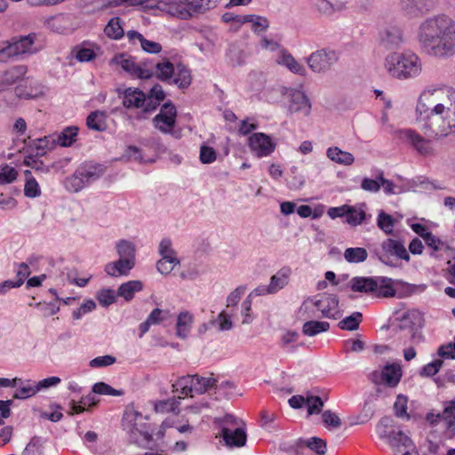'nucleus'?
<instances>
[{
    "label": "nucleus",
    "instance_id": "f257e3e1",
    "mask_svg": "<svg viewBox=\"0 0 455 455\" xmlns=\"http://www.w3.org/2000/svg\"><path fill=\"white\" fill-rule=\"evenodd\" d=\"M416 113V121L426 137L438 140L455 134V90L448 88L443 101L432 108L419 101Z\"/></svg>",
    "mask_w": 455,
    "mask_h": 455
},
{
    "label": "nucleus",
    "instance_id": "f03ea898",
    "mask_svg": "<svg viewBox=\"0 0 455 455\" xmlns=\"http://www.w3.org/2000/svg\"><path fill=\"white\" fill-rule=\"evenodd\" d=\"M418 40L421 48L430 55H452L455 52V22L444 14L427 18L419 27Z\"/></svg>",
    "mask_w": 455,
    "mask_h": 455
},
{
    "label": "nucleus",
    "instance_id": "7ed1b4c3",
    "mask_svg": "<svg viewBox=\"0 0 455 455\" xmlns=\"http://www.w3.org/2000/svg\"><path fill=\"white\" fill-rule=\"evenodd\" d=\"M385 68L391 76L408 80L420 75L422 63L419 57L411 51L394 52L386 57Z\"/></svg>",
    "mask_w": 455,
    "mask_h": 455
},
{
    "label": "nucleus",
    "instance_id": "20e7f679",
    "mask_svg": "<svg viewBox=\"0 0 455 455\" xmlns=\"http://www.w3.org/2000/svg\"><path fill=\"white\" fill-rule=\"evenodd\" d=\"M154 76L160 81L168 84H175L180 89H187L192 83L190 69L182 63L176 68L168 60L155 65Z\"/></svg>",
    "mask_w": 455,
    "mask_h": 455
},
{
    "label": "nucleus",
    "instance_id": "39448f33",
    "mask_svg": "<svg viewBox=\"0 0 455 455\" xmlns=\"http://www.w3.org/2000/svg\"><path fill=\"white\" fill-rule=\"evenodd\" d=\"M219 0H180L166 4V12L180 20H190L217 6Z\"/></svg>",
    "mask_w": 455,
    "mask_h": 455
},
{
    "label": "nucleus",
    "instance_id": "423d86ee",
    "mask_svg": "<svg viewBox=\"0 0 455 455\" xmlns=\"http://www.w3.org/2000/svg\"><path fill=\"white\" fill-rule=\"evenodd\" d=\"M374 253L379 261L392 267H395L397 265L391 257H395L406 262L411 260V256L403 242L395 238L385 239L381 243L380 249L375 250Z\"/></svg>",
    "mask_w": 455,
    "mask_h": 455
},
{
    "label": "nucleus",
    "instance_id": "0eeeda50",
    "mask_svg": "<svg viewBox=\"0 0 455 455\" xmlns=\"http://www.w3.org/2000/svg\"><path fill=\"white\" fill-rule=\"evenodd\" d=\"M36 39V33L27 36H13L0 49V62H8L20 55L31 53V47Z\"/></svg>",
    "mask_w": 455,
    "mask_h": 455
},
{
    "label": "nucleus",
    "instance_id": "6e6552de",
    "mask_svg": "<svg viewBox=\"0 0 455 455\" xmlns=\"http://www.w3.org/2000/svg\"><path fill=\"white\" fill-rule=\"evenodd\" d=\"M339 59V53L331 48H322L312 52L307 59L309 68L315 73H325Z\"/></svg>",
    "mask_w": 455,
    "mask_h": 455
},
{
    "label": "nucleus",
    "instance_id": "1a4fd4ad",
    "mask_svg": "<svg viewBox=\"0 0 455 455\" xmlns=\"http://www.w3.org/2000/svg\"><path fill=\"white\" fill-rule=\"evenodd\" d=\"M423 316L418 310L406 312L401 319L399 324L400 331H407L410 334V339L413 344L420 343L424 337L420 331L423 326Z\"/></svg>",
    "mask_w": 455,
    "mask_h": 455
},
{
    "label": "nucleus",
    "instance_id": "9d476101",
    "mask_svg": "<svg viewBox=\"0 0 455 455\" xmlns=\"http://www.w3.org/2000/svg\"><path fill=\"white\" fill-rule=\"evenodd\" d=\"M403 376L402 367L397 363L386 364L381 371H373L370 379L374 384H384L388 387H395Z\"/></svg>",
    "mask_w": 455,
    "mask_h": 455
},
{
    "label": "nucleus",
    "instance_id": "9b49d317",
    "mask_svg": "<svg viewBox=\"0 0 455 455\" xmlns=\"http://www.w3.org/2000/svg\"><path fill=\"white\" fill-rule=\"evenodd\" d=\"M177 109L175 105L168 100L164 103L160 108V112L155 116L152 122L154 126L161 132L165 134L172 133L176 124Z\"/></svg>",
    "mask_w": 455,
    "mask_h": 455
},
{
    "label": "nucleus",
    "instance_id": "f8f14e48",
    "mask_svg": "<svg viewBox=\"0 0 455 455\" xmlns=\"http://www.w3.org/2000/svg\"><path fill=\"white\" fill-rule=\"evenodd\" d=\"M438 0H399V8L409 19L422 17L435 8Z\"/></svg>",
    "mask_w": 455,
    "mask_h": 455
},
{
    "label": "nucleus",
    "instance_id": "ddd939ff",
    "mask_svg": "<svg viewBox=\"0 0 455 455\" xmlns=\"http://www.w3.org/2000/svg\"><path fill=\"white\" fill-rule=\"evenodd\" d=\"M401 137L405 139L411 147L422 156H434L436 155L431 138L420 135L414 130L404 129L400 131Z\"/></svg>",
    "mask_w": 455,
    "mask_h": 455
},
{
    "label": "nucleus",
    "instance_id": "4468645a",
    "mask_svg": "<svg viewBox=\"0 0 455 455\" xmlns=\"http://www.w3.org/2000/svg\"><path fill=\"white\" fill-rule=\"evenodd\" d=\"M113 61L121 66L124 71L138 78L149 79L154 76V70L152 68H142L135 62L133 57L125 53L115 56Z\"/></svg>",
    "mask_w": 455,
    "mask_h": 455
},
{
    "label": "nucleus",
    "instance_id": "2eb2a0df",
    "mask_svg": "<svg viewBox=\"0 0 455 455\" xmlns=\"http://www.w3.org/2000/svg\"><path fill=\"white\" fill-rule=\"evenodd\" d=\"M248 145L258 157L270 156L275 151L276 146L272 139L263 132H256L251 135L248 140Z\"/></svg>",
    "mask_w": 455,
    "mask_h": 455
},
{
    "label": "nucleus",
    "instance_id": "dca6fc26",
    "mask_svg": "<svg viewBox=\"0 0 455 455\" xmlns=\"http://www.w3.org/2000/svg\"><path fill=\"white\" fill-rule=\"evenodd\" d=\"M403 43V32L397 26L387 27L379 32V45L387 51L397 50Z\"/></svg>",
    "mask_w": 455,
    "mask_h": 455
},
{
    "label": "nucleus",
    "instance_id": "f3484780",
    "mask_svg": "<svg viewBox=\"0 0 455 455\" xmlns=\"http://www.w3.org/2000/svg\"><path fill=\"white\" fill-rule=\"evenodd\" d=\"M141 417V413L137 411L126 412L124 414L125 420L134 421L131 428V440L139 445L146 446L152 441V435L147 426H142L140 428L138 427L137 420Z\"/></svg>",
    "mask_w": 455,
    "mask_h": 455
},
{
    "label": "nucleus",
    "instance_id": "a211bd4d",
    "mask_svg": "<svg viewBox=\"0 0 455 455\" xmlns=\"http://www.w3.org/2000/svg\"><path fill=\"white\" fill-rule=\"evenodd\" d=\"M119 97L123 98V106L127 108H141L145 113L147 107L146 93L139 88L128 87L124 91L117 90Z\"/></svg>",
    "mask_w": 455,
    "mask_h": 455
},
{
    "label": "nucleus",
    "instance_id": "6ab92c4d",
    "mask_svg": "<svg viewBox=\"0 0 455 455\" xmlns=\"http://www.w3.org/2000/svg\"><path fill=\"white\" fill-rule=\"evenodd\" d=\"M313 304L324 317L338 319L341 315L339 310V298L335 294L323 293L319 299H315Z\"/></svg>",
    "mask_w": 455,
    "mask_h": 455
},
{
    "label": "nucleus",
    "instance_id": "aec40b11",
    "mask_svg": "<svg viewBox=\"0 0 455 455\" xmlns=\"http://www.w3.org/2000/svg\"><path fill=\"white\" fill-rule=\"evenodd\" d=\"M387 438L395 455H411V451L414 450L413 443L410 437L402 431H392Z\"/></svg>",
    "mask_w": 455,
    "mask_h": 455
},
{
    "label": "nucleus",
    "instance_id": "412c9836",
    "mask_svg": "<svg viewBox=\"0 0 455 455\" xmlns=\"http://www.w3.org/2000/svg\"><path fill=\"white\" fill-rule=\"evenodd\" d=\"M289 107L290 113L301 112L305 116H309L311 111V102L305 92L299 90H291L289 92Z\"/></svg>",
    "mask_w": 455,
    "mask_h": 455
},
{
    "label": "nucleus",
    "instance_id": "4be33fe9",
    "mask_svg": "<svg viewBox=\"0 0 455 455\" xmlns=\"http://www.w3.org/2000/svg\"><path fill=\"white\" fill-rule=\"evenodd\" d=\"M214 423L220 427V435L222 437L225 443H229L230 437L228 432L234 428H241L243 425V421L232 414H226L222 418H215Z\"/></svg>",
    "mask_w": 455,
    "mask_h": 455
},
{
    "label": "nucleus",
    "instance_id": "5701e85b",
    "mask_svg": "<svg viewBox=\"0 0 455 455\" xmlns=\"http://www.w3.org/2000/svg\"><path fill=\"white\" fill-rule=\"evenodd\" d=\"M378 280V276H355L349 281V286L353 291L375 294Z\"/></svg>",
    "mask_w": 455,
    "mask_h": 455
},
{
    "label": "nucleus",
    "instance_id": "b1692460",
    "mask_svg": "<svg viewBox=\"0 0 455 455\" xmlns=\"http://www.w3.org/2000/svg\"><path fill=\"white\" fill-rule=\"evenodd\" d=\"M12 380H17L15 385H10L9 387H17L13 398L19 400H25L34 396L37 392L38 388L36 387V382L30 379L23 380L20 378H14Z\"/></svg>",
    "mask_w": 455,
    "mask_h": 455
},
{
    "label": "nucleus",
    "instance_id": "393cba45",
    "mask_svg": "<svg viewBox=\"0 0 455 455\" xmlns=\"http://www.w3.org/2000/svg\"><path fill=\"white\" fill-rule=\"evenodd\" d=\"M134 265L132 260L119 257V259L105 266V272L111 276L127 275Z\"/></svg>",
    "mask_w": 455,
    "mask_h": 455
},
{
    "label": "nucleus",
    "instance_id": "a878e982",
    "mask_svg": "<svg viewBox=\"0 0 455 455\" xmlns=\"http://www.w3.org/2000/svg\"><path fill=\"white\" fill-rule=\"evenodd\" d=\"M165 92L163 90L162 85L156 84L149 92L146 94L147 97V107L145 113L154 112L165 99Z\"/></svg>",
    "mask_w": 455,
    "mask_h": 455
},
{
    "label": "nucleus",
    "instance_id": "bb28decb",
    "mask_svg": "<svg viewBox=\"0 0 455 455\" xmlns=\"http://www.w3.org/2000/svg\"><path fill=\"white\" fill-rule=\"evenodd\" d=\"M76 172H83V177L79 176L84 182V188L93 181L99 180L103 174V169L100 164H85L76 169Z\"/></svg>",
    "mask_w": 455,
    "mask_h": 455
},
{
    "label": "nucleus",
    "instance_id": "cd10ccee",
    "mask_svg": "<svg viewBox=\"0 0 455 455\" xmlns=\"http://www.w3.org/2000/svg\"><path fill=\"white\" fill-rule=\"evenodd\" d=\"M365 204H363L359 207L347 205V212H346L345 221L346 223L351 226H358L363 223L368 224L367 218L371 219V215L367 216L365 211L363 207Z\"/></svg>",
    "mask_w": 455,
    "mask_h": 455
},
{
    "label": "nucleus",
    "instance_id": "c85d7f7f",
    "mask_svg": "<svg viewBox=\"0 0 455 455\" xmlns=\"http://www.w3.org/2000/svg\"><path fill=\"white\" fill-rule=\"evenodd\" d=\"M144 284L140 280H131L122 283L116 291L117 296L124 298L126 301H131L134 298L135 292L142 291Z\"/></svg>",
    "mask_w": 455,
    "mask_h": 455
},
{
    "label": "nucleus",
    "instance_id": "c756f323",
    "mask_svg": "<svg viewBox=\"0 0 455 455\" xmlns=\"http://www.w3.org/2000/svg\"><path fill=\"white\" fill-rule=\"evenodd\" d=\"M56 145V139L54 135L44 136V138L36 139L32 141L30 145L32 153L37 156H44L47 150H51Z\"/></svg>",
    "mask_w": 455,
    "mask_h": 455
},
{
    "label": "nucleus",
    "instance_id": "7c9ffc66",
    "mask_svg": "<svg viewBox=\"0 0 455 455\" xmlns=\"http://www.w3.org/2000/svg\"><path fill=\"white\" fill-rule=\"evenodd\" d=\"M425 242L427 247L434 251H440L447 248L446 243L434 235L428 229H413Z\"/></svg>",
    "mask_w": 455,
    "mask_h": 455
},
{
    "label": "nucleus",
    "instance_id": "2f4dec72",
    "mask_svg": "<svg viewBox=\"0 0 455 455\" xmlns=\"http://www.w3.org/2000/svg\"><path fill=\"white\" fill-rule=\"evenodd\" d=\"M327 157L339 164L351 165L355 162L354 156L338 147H331L326 151Z\"/></svg>",
    "mask_w": 455,
    "mask_h": 455
},
{
    "label": "nucleus",
    "instance_id": "473e14b6",
    "mask_svg": "<svg viewBox=\"0 0 455 455\" xmlns=\"http://www.w3.org/2000/svg\"><path fill=\"white\" fill-rule=\"evenodd\" d=\"M315 6L316 10L324 15H331L336 12H341L346 9L345 2L336 0L330 2L328 0H315Z\"/></svg>",
    "mask_w": 455,
    "mask_h": 455
},
{
    "label": "nucleus",
    "instance_id": "72a5a7b5",
    "mask_svg": "<svg viewBox=\"0 0 455 455\" xmlns=\"http://www.w3.org/2000/svg\"><path fill=\"white\" fill-rule=\"evenodd\" d=\"M27 67L24 65H19L11 68L3 73L0 77L1 84L3 85H12L20 79H21L27 73Z\"/></svg>",
    "mask_w": 455,
    "mask_h": 455
},
{
    "label": "nucleus",
    "instance_id": "f704fd0d",
    "mask_svg": "<svg viewBox=\"0 0 455 455\" xmlns=\"http://www.w3.org/2000/svg\"><path fill=\"white\" fill-rule=\"evenodd\" d=\"M124 21L120 17L111 18L104 28L106 36L113 40H119L124 36Z\"/></svg>",
    "mask_w": 455,
    "mask_h": 455
},
{
    "label": "nucleus",
    "instance_id": "c9c22d12",
    "mask_svg": "<svg viewBox=\"0 0 455 455\" xmlns=\"http://www.w3.org/2000/svg\"><path fill=\"white\" fill-rule=\"evenodd\" d=\"M378 290L375 295L379 298H392L396 295V291L394 287V281L392 278L385 276H378Z\"/></svg>",
    "mask_w": 455,
    "mask_h": 455
},
{
    "label": "nucleus",
    "instance_id": "e433bc0d",
    "mask_svg": "<svg viewBox=\"0 0 455 455\" xmlns=\"http://www.w3.org/2000/svg\"><path fill=\"white\" fill-rule=\"evenodd\" d=\"M193 323V315L188 312H181L178 315L176 334L181 339L187 338Z\"/></svg>",
    "mask_w": 455,
    "mask_h": 455
},
{
    "label": "nucleus",
    "instance_id": "4c0bfd02",
    "mask_svg": "<svg viewBox=\"0 0 455 455\" xmlns=\"http://www.w3.org/2000/svg\"><path fill=\"white\" fill-rule=\"evenodd\" d=\"M86 125L90 130L97 132L106 131L107 123L105 113L99 110L92 112L86 118Z\"/></svg>",
    "mask_w": 455,
    "mask_h": 455
},
{
    "label": "nucleus",
    "instance_id": "58836bf2",
    "mask_svg": "<svg viewBox=\"0 0 455 455\" xmlns=\"http://www.w3.org/2000/svg\"><path fill=\"white\" fill-rule=\"evenodd\" d=\"M278 63L285 66L289 70L294 74L305 76L307 71L305 67L298 62L291 54L288 52H282Z\"/></svg>",
    "mask_w": 455,
    "mask_h": 455
},
{
    "label": "nucleus",
    "instance_id": "ea45409f",
    "mask_svg": "<svg viewBox=\"0 0 455 455\" xmlns=\"http://www.w3.org/2000/svg\"><path fill=\"white\" fill-rule=\"evenodd\" d=\"M193 393L202 395L213 388L216 386L217 379L213 378H204L197 374L193 375Z\"/></svg>",
    "mask_w": 455,
    "mask_h": 455
},
{
    "label": "nucleus",
    "instance_id": "a19ab883",
    "mask_svg": "<svg viewBox=\"0 0 455 455\" xmlns=\"http://www.w3.org/2000/svg\"><path fill=\"white\" fill-rule=\"evenodd\" d=\"M330 329V323L324 321H307L303 324L302 332L307 336H315L319 333L327 331Z\"/></svg>",
    "mask_w": 455,
    "mask_h": 455
},
{
    "label": "nucleus",
    "instance_id": "79ce46f5",
    "mask_svg": "<svg viewBox=\"0 0 455 455\" xmlns=\"http://www.w3.org/2000/svg\"><path fill=\"white\" fill-rule=\"evenodd\" d=\"M290 272L291 270L289 268H282L270 278V283L268 285L273 294L276 293L288 283Z\"/></svg>",
    "mask_w": 455,
    "mask_h": 455
},
{
    "label": "nucleus",
    "instance_id": "37998d69",
    "mask_svg": "<svg viewBox=\"0 0 455 455\" xmlns=\"http://www.w3.org/2000/svg\"><path fill=\"white\" fill-rule=\"evenodd\" d=\"M26 182L24 186V195L29 198H36L41 195L39 184L33 177L31 171L26 170L24 172Z\"/></svg>",
    "mask_w": 455,
    "mask_h": 455
},
{
    "label": "nucleus",
    "instance_id": "c03bdc74",
    "mask_svg": "<svg viewBox=\"0 0 455 455\" xmlns=\"http://www.w3.org/2000/svg\"><path fill=\"white\" fill-rule=\"evenodd\" d=\"M193 375L180 377L173 385V391L184 396H193Z\"/></svg>",
    "mask_w": 455,
    "mask_h": 455
},
{
    "label": "nucleus",
    "instance_id": "a18cd8bd",
    "mask_svg": "<svg viewBox=\"0 0 455 455\" xmlns=\"http://www.w3.org/2000/svg\"><path fill=\"white\" fill-rule=\"evenodd\" d=\"M78 133V128L76 126L66 127L60 133L54 135L56 143L61 147L71 146L76 140V137Z\"/></svg>",
    "mask_w": 455,
    "mask_h": 455
},
{
    "label": "nucleus",
    "instance_id": "49530a36",
    "mask_svg": "<svg viewBox=\"0 0 455 455\" xmlns=\"http://www.w3.org/2000/svg\"><path fill=\"white\" fill-rule=\"evenodd\" d=\"M42 156H37L34 153H30L24 159V164L35 170L37 173H48L51 170V166L46 165L41 159Z\"/></svg>",
    "mask_w": 455,
    "mask_h": 455
},
{
    "label": "nucleus",
    "instance_id": "de8ad7c7",
    "mask_svg": "<svg viewBox=\"0 0 455 455\" xmlns=\"http://www.w3.org/2000/svg\"><path fill=\"white\" fill-rule=\"evenodd\" d=\"M367 251L363 247H351L345 250L344 258L349 263H361L366 260Z\"/></svg>",
    "mask_w": 455,
    "mask_h": 455
},
{
    "label": "nucleus",
    "instance_id": "09e8293b",
    "mask_svg": "<svg viewBox=\"0 0 455 455\" xmlns=\"http://www.w3.org/2000/svg\"><path fill=\"white\" fill-rule=\"evenodd\" d=\"M228 435L230 440H228L229 443H225L227 446L233 448H241L246 444L247 435L244 427L241 428H234L230 432H228Z\"/></svg>",
    "mask_w": 455,
    "mask_h": 455
},
{
    "label": "nucleus",
    "instance_id": "8fccbe9b",
    "mask_svg": "<svg viewBox=\"0 0 455 455\" xmlns=\"http://www.w3.org/2000/svg\"><path fill=\"white\" fill-rule=\"evenodd\" d=\"M363 321V315L360 312H354L339 322L338 326L341 330L355 331L358 329L360 323Z\"/></svg>",
    "mask_w": 455,
    "mask_h": 455
},
{
    "label": "nucleus",
    "instance_id": "3c124183",
    "mask_svg": "<svg viewBox=\"0 0 455 455\" xmlns=\"http://www.w3.org/2000/svg\"><path fill=\"white\" fill-rule=\"evenodd\" d=\"M261 416V427L265 428L268 432L279 430L281 427L277 420V414L275 412L263 411L260 413Z\"/></svg>",
    "mask_w": 455,
    "mask_h": 455
},
{
    "label": "nucleus",
    "instance_id": "603ef678",
    "mask_svg": "<svg viewBox=\"0 0 455 455\" xmlns=\"http://www.w3.org/2000/svg\"><path fill=\"white\" fill-rule=\"evenodd\" d=\"M116 250L120 258L131 259L135 262V246L132 243L126 240H121L116 244Z\"/></svg>",
    "mask_w": 455,
    "mask_h": 455
},
{
    "label": "nucleus",
    "instance_id": "864d4df0",
    "mask_svg": "<svg viewBox=\"0 0 455 455\" xmlns=\"http://www.w3.org/2000/svg\"><path fill=\"white\" fill-rule=\"evenodd\" d=\"M180 264V259L177 257H165L161 258L156 262V269L162 275L170 274L176 265Z\"/></svg>",
    "mask_w": 455,
    "mask_h": 455
},
{
    "label": "nucleus",
    "instance_id": "5fc2aeb1",
    "mask_svg": "<svg viewBox=\"0 0 455 455\" xmlns=\"http://www.w3.org/2000/svg\"><path fill=\"white\" fill-rule=\"evenodd\" d=\"M92 393L97 395L120 396L124 395V391L121 389H115L105 382H97L92 386Z\"/></svg>",
    "mask_w": 455,
    "mask_h": 455
},
{
    "label": "nucleus",
    "instance_id": "6e6d98bb",
    "mask_svg": "<svg viewBox=\"0 0 455 455\" xmlns=\"http://www.w3.org/2000/svg\"><path fill=\"white\" fill-rule=\"evenodd\" d=\"M81 173V172L76 171L71 177L66 180L65 187L68 191L77 193L84 188V182L79 177H83Z\"/></svg>",
    "mask_w": 455,
    "mask_h": 455
},
{
    "label": "nucleus",
    "instance_id": "4d7b16f0",
    "mask_svg": "<svg viewBox=\"0 0 455 455\" xmlns=\"http://www.w3.org/2000/svg\"><path fill=\"white\" fill-rule=\"evenodd\" d=\"M305 448L307 447L315 451L316 455H324L326 452V442L319 437L314 436L304 439Z\"/></svg>",
    "mask_w": 455,
    "mask_h": 455
},
{
    "label": "nucleus",
    "instance_id": "13d9d810",
    "mask_svg": "<svg viewBox=\"0 0 455 455\" xmlns=\"http://www.w3.org/2000/svg\"><path fill=\"white\" fill-rule=\"evenodd\" d=\"M117 294L112 289H101L97 292L96 298L102 307H108L116 302Z\"/></svg>",
    "mask_w": 455,
    "mask_h": 455
},
{
    "label": "nucleus",
    "instance_id": "bf43d9fd",
    "mask_svg": "<svg viewBox=\"0 0 455 455\" xmlns=\"http://www.w3.org/2000/svg\"><path fill=\"white\" fill-rule=\"evenodd\" d=\"M323 399L318 395H307L306 398L308 415L319 414L323 410Z\"/></svg>",
    "mask_w": 455,
    "mask_h": 455
},
{
    "label": "nucleus",
    "instance_id": "052dcab7",
    "mask_svg": "<svg viewBox=\"0 0 455 455\" xmlns=\"http://www.w3.org/2000/svg\"><path fill=\"white\" fill-rule=\"evenodd\" d=\"M248 16H251V19L247 20V23H251V29L254 33L259 34L265 31L269 27V21L266 17L255 14H248Z\"/></svg>",
    "mask_w": 455,
    "mask_h": 455
},
{
    "label": "nucleus",
    "instance_id": "680f3d73",
    "mask_svg": "<svg viewBox=\"0 0 455 455\" xmlns=\"http://www.w3.org/2000/svg\"><path fill=\"white\" fill-rule=\"evenodd\" d=\"M22 455H43V443L41 437H32L25 447Z\"/></svg>",
    "mask_w": 455,
    "mask_h": 455
},
{
    "label": "nucleus",
    "instance_id": "e2e57ef3",
    "mask_svg": "<svg viewBox=\"0 0 455 455\" xmlns=\"http://www.w3.org/2000/svg\"><path fill=\"white\" fill-rule=\"evenodd\" d=\"M279 449L293 455H302L305 450L304 439L299 438L293 443H283L280 444Z\"/></svg>",
    "mask_w": 455,
    "mask_h": 455
},
{
    "label": "nucleus",
    "instance_id": "0e129e2a",
    "mask_svg": "<svg viewBox=\"0 0 455 455\" xmlns=\"http://www.w3.org/2000/svg\"><path fill=\"white\" fill-rule=\"evenodd\" d=\"M18 172L14 167L4 164L0 169V185L9 184L17 179Z\"/></svg>",
    "mask_w": 455,
    "mask_h": 455
},
{
    "label": "nucleus",
    "instance_id": "69168bd1",
    "mask_svg": "<svg viewBox=\"0 0 455 455\" xmlns=\"http://www.w3.org/2000/svg\"><path fill=\"white\" fill-rule=\"evenodd\" d=\"M443 361L441 360V359H435L434 361H432L431 363L424 365L420 371H419V374L420 376L422 377H432V376H435L441 369V367L443 366Z\"/></svg>",
    "mask_w": 455,
    "mask_h": 455
},
{
    "label": "nucleus",
    "instance_id": "338daca9",
    "mask_svg": "<svg viewBox=\"0 0 455 455\" xmlns=\"http://www.w3.org/2000/svg\"><path fill=\"white\" fill-rule=\"evenodd\" d=\"M216 158L217 153L213 148L206 145L201 146L199 159L203 164H212L216 160Z\"/></svg>",
    "mask_w": 455,
    "mask_h": 455
},
{
    "label": "nucleus",
    "instance_id": "774afa93",
    "mask_svg": "<svg viewBox=\"0 0 455 455\" xmlns=\"http://www.w3.org/2000/svg\"><path fill=\"white\" fill-rule=\"evenodd\" d=\"M323 423L327 427L338 428L341 426V420L337 414L330 410L324 411L322 414Z\"/></svg>",
    "mask_w": 455,
    "mask_h": 455
}]
</instances>
